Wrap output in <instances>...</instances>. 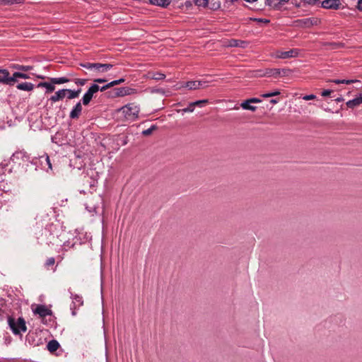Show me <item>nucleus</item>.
<instances>
[{"mask_svg": "<svg viewBox=\"0 0 362 362\" xmlns=\"http://www.w3.org/2000/svg\"><path fill=\"white\" fill-rule=\"evenodd\" d=\"M140 107L135 103H129L118 110L127 120L135 121L139 117Z\"/></svg>", "mask_w": 362, "mask_h": 362, "instance_id": "f257e3e1", "label": "nucleus"}, {"mask_svg": "<svg viewBox=\"0 0 362 362\" xmlns=\"http://www.w3.org/2000/svg\"><path fill=\"white\" fill-rule=\"evenodd\" d=\"M8 324L13 333L16 335L21 334V332H25L27 330L25 321L22 317H20L16 320L14 317L9 316L8 317Z\"/></svg>", "mask_w": 362, "mask_h": 362, "instance_id": "f03ea898", "label": "nucleus"}, {"mask_svg": "<svg viewBox=\"0 0 362 362\" xmlns=\"http://www.w3.org/2000/svg\"><path fill=\"white\" fill-rule=\"evenodd\" d=\"M319 23L320 21L317 18H308L295 21L294 25L297 27L308 28L317 25Z\"/></svg>", "mask_w": 362, "mask_h": 362, "instance_id": "7ed1b4c3", "label": "nucleus"}, {"mask_svg": "<svg viewBox=\"0 0 362 362\" xmlns=\"http://www.w3.org/2000/svg\"><path fill=\"white\" fill-rule=\"evenodd\" d=\"M0 83L13 86L16 83L14 77L10 76V73L7 69H0Z\"/></svg>", "mask_w": 362, "mask_h": 362, "instance_id": "20e7f679", "label": "nucleus"}, {"mask_svg": "<svg viewBox=\"0 0 362 362\" xmlns=\"http://www.w3.org/2000/svg\"><path fill=\"white\" fill-rule=\"evenodd\" d=\"M115 97H124L134 95L138 93L137 90L130 87H121L114 89Z\"/></svg>", "mask_w": 362, "mask_h": 362, "instance_id": "39448f33", "label": "nucleus"}, {"mask_svg": "<svg viewBox=\"0 0 362 362\" xmlns=\"http://www.w3.org/2000/svg\"><path fill=\"white\" fill-rule=\"evenodd\" d=\"M99 90V86L97 84H93L88 90L86 92L82 98V102L84 105L89 104L93 98V94Z\"/></svg>", "mask_w": 362, "mask_h": 362, "instance_id": "423d86ee", "label": "nucleus"}, {"mask_svg": "<svg viewBox=\"0 0 362 362\" xmlns=\"http://www.w3.org/2000/svg\"><path fill=\"white\" fill-rule=\"evenodd\" d=\"M299 53L298 49H292L288 51H278L275 57L279 59H288L297 57Z\"/></svg>", "mask_w": 362, "mask_h": 362, "instance_id": "0eeeda50", "label": "nucleus"}, {"mask_svg": "<svg viewBox=\"0 0 362 362\" xmlns=\"http://www.w3.org/2000/svg\"><path fill=\"white\" fill-rule=\"evenodd\" d=\"M341 5L340 0H324L321 2V7L325 9L337 10Z\"/></svg>", "mask_w": 362, "mask_h": 362, "instance_id": "6e6552de", "label": "nucleus"}, {"mask_svg": "<svg viewBox=\"0 0 362 362\" xmlns=\"http://www.w3.org/2000/svg\"><path fill=\"white\" fill-rule=\"evenodd\" d=\"M33 312L34 313L39 315L41 317L51 315L52 313V310L44 305H37L36 308L33 309Z\"/></svg>", "mask_w": 362, "mask_h": 362, "instance_id": "1a4fd4ad", "label": "nucleus"}, {"mask_svg": "<svg viewBox=\"0 0 362 362\" xmlns=\"http://www.w3.org/2000/svg\"><path fill=\"white\" fill-rule=\"evenodd\" d=\"M113 65L111 64H102L95 63V68H93V72L98 74L105 73L112 68Z\"/></svg>", "mask_w": 362, "mask_h": 362, "instance_id": "9d476101", "label": "nucleus"}, {"mask_svg": "<svg viewBox=\"0 0 362 362\" xmlns=\"http://www.w3.org/2000/svg\"><path fill=\"white\" fill-rule=\"evenodd\" d=\"M71 298H72V304H73V305L71 308L72 310V314L74 315H76L75 310L76 308H79L80 306H81L83 303V301L82 297L77 294L74 295L73 293H71Z\"/></svg>", "mask_w": 362, "mask_h": 362, "instance_id": "9b49d317", "label": "nucleus"}, {"mask_svg": "<svg viewBox=\"0 0 362 362\" xmlns=\"http://www.w3.org/2000/svg\"><path fill=\"white\" fill-rule=\"evenodd\" d=\"M66 90L65 89L59 90L49 98V100L52 103H56L59 100H62L66 97Z\"/></svg>", "mask_w": 362, "mask_h": 362, "instance_id": "f8f14e48", "label": "nucleus"}, {"mask_svg": "<svg viewBox=\"0 0 362 362\" xmlns=\"http://www.w3.org/2000/svg\"><path fill=\"white\" fill-rule=\"evenodd\" d=\"M82 112V105L81 102L76 103L70 112L69 117L71 119H78Z\"/></svg>", "mask_w": 362, "mask_h": 362, "instance_id": "ddd939ff", "label": "nucleus"}, {"mask_svg": "<svg viewBox=\"0 0 362 362\" xmlns=\"http://www.w3.org/2000/svg\"><path fill=\"white\" fill-rule=\"evenodd\" d=\"M40 160L42 166L45 168V165L47 166V172L49 170H52V165L49 159V156L45 153L43 156L40 157Z\"/></svg>", "mask_w": 362, "mask_h": 362, "instance_id": "4468645a", "label": "nucleus"}, {"mask_svg": "<svg viewBox=\"0 0 362 362\" xmlns=\"http://www.w3.org/2000/svg\"><path fill=\"white\" fill-rule=\"evenodd\" d=\"M362 103V94H360L358 97L350 100L346 102V105L349 108L354 109V107L360 105Z\"/></svg>", "mask_w": 362, "mask_h": 362, "instance_id": "2eb2a0df", "label": "nucleus"}, {"mask_svg": "<svg viewBox=\"0 0 362 362\" xmlns=\"http://www.w3.org/2000/svg\"><path fill=\"white\" fill-rule=\"evenodd\" d=\"M202 85V82L200 81H190L185 83L182 87L187 88L189 90H197Z\"/></svg>", "mask_w": 362, "mask_h": 362, "instance_id": "dca6fc26", "label": "nucleus"}, {"mask_svg": "<svg viewBox=\"0 0 362 362\" xmlns=\"http://www.w3.org/2000/svg\"><path fill=\"white\" fill-rule=\"evenodd\" d=\"M147 78L153 79L155 81L163 80L165 78V75L160 72L149 71L147 74Z\"/></svg>", "mask_w": 362, "mask_h": 362, "instance_id": "f3484780", "label": "nucleus"}, {"mask_svg": "<svg viewBox=\"0 0 362 362\" xmlns=\"http://www.w3.org/2000/svg\"><path fill=\"white\" fill-rule=\"evenodd\" d=\"M16 88L21 90L31 91L34 88V84L30 82H23L18 83Z\"/></svg>", "mask_w": 362, "mask_h": 362, "instance_id": "a211bd4d", "label": "nucleus"}, {"mask_svg": "<svg viewBox=\"0 0 362 362\" xmlns=\"http://www.w3.org/2000/svg\"><path fill=\"white\" fill-rule=\"evenodd\" d=\"M55 84L52 82H40L37 84V87H43L46 88L45 93H51L55 90Z\"/></svg>", "mask_w": 362, "mask_h": 362, "instance_id": "6ab92c4d", "label": "nucleus"}, {"mask_svg": "<svg viewBox=\"0 0 362 362\" xmlns=\"http://www.w3.org/2000/svg\"><path fill=\"white\" fill-rule=\"evenodd\" d=\"M280 75L279 69H267L264 74H261L262 76H274L277 77Z\"/></svg>", "mask_w": 362, "mask_h": 362, "instance_id": "aec40b11", "label": "nucleus"}, {"mask_svg": "<svg viewBox=\"0 0 362 362\" xmlns=\"http://www.w3.org/2000/svg\"><path fill=\"white\" fill-rule=\"evenodd\" d=\"M25 158L26 160H28V156L26 152H25L23 151H16L12 155V157H11V159L13 160H15L16 159H22L23 160H25Z\"/></svg>", "mask_w": 362, "mask_h": 362, "instance_id": "412c9836", "label": "nucleus"}, {"mask_svg": "<svg viewBox=\"0 0 362 362\" xmlns=\"http://www.w3.org/2000/svg\"><path fill=\"white\" fill-rule=\"evenodd\" d=\"M149 2L153 5L166 8L170 5V0H149Z\"/></svg>", "mask_w": 362, "mask_h": 362, "instance_id": "4be33fe9", "label": "nucleus"}, {"mask_svg": "<svg viewBox=\"0 0 362 362\" xmlns=\"http://www.w3.org/2000/svg\"><path fill=\"white\" fill-rule=\"evenodd\" d=\"M59 347V344L57 340H51L48 342L47 348L51 353L56 351Z\"/></svg>", "mask_w": 362, "mask_h": 362, "instance_id": "5701e85b", "label": "nucleus"}, {"mask_svg": "<svg viewBox=\"0 0 362 362\" xmlns=\"http://www.w3.org/2000/svg\"><path fill=\"white\" fill-rule=\"evenodd\" d=\"M49 80L53 84H62L70 81V79L65 76L59 78H49Z\"/></svg>", "mask_w": 362, "mask_h": 362, "instance_id": "b1692460", "label": "nucleus"}, {"mask_svg": "<svg viewBox=\"0 0 362 362\" xmlns=\"http://www.w3.org/2000/svg\"><path fill=\"white\" fill-rule=\"evenodd\" d=\"M65 90H66V93H68L67 98L70 100L78 98L81 91V89H78V90L65 89Z\"/></svg>", "mask_w": 362, "mask_h": 362, "instance_id": "393cba45", "label": "nucleus"}, {"mask_svg": "<svg viewBox=\"0 0 362 362\" xmlns=\"http://www.w3.org/2000/svg\"><path fill=\"white\" fill-rule=\"evenodd\" d=\"M251 102H249V100H246L240 104V106L244 110H249L254 112L256 110L257 107L251 105Z\"/></svg>", "mask_w": 362, "mask_h": 362, "instance_id": "a878e982", "label": "nucleus"}, {"mask_svg": "<svg viewBox=\"0 0 362 362\" xmlns=\"http://www.w3.org/2000/svg\"><path fill=\"white\" fill-rule=\"evenodd\" d=\"M12 77H14V79L16 80V83L17 82V78H23V79H28L30 78V76L28 74L22 73L21 71H16L13 74Z\"/></svg>", "mask_w": 362, "mask_h": 362, "instance_id": "bb28decb", "label": "nucleus"}, {"mask_svg": "<svg viewBox=\"0 0 362 362\" xmlns=\"http://www.w3.org/2000/svg\"><path fill=\"white\" fill-rule=\"evenodd\" d=\"M24 0H0L1 5H13L23 3Z\"/></svg>", "mask_w": 362, "mask_h": 362, "instance_id": "cd10ccee", "label": "nucleus"}, {"mask_svg": "<svg viewBox=\"0 0 362 362\" xmlns=\"http://www.w3.org/2000/svg\"><path fill=\"white\" fill-rule=\"evenodd\" d=\"M333 83H336V84H341V83H344V84H351V83H356V82H359L358 80H339V79H334L333 81H332Z\"/></svg>", "mask_w": 362, "mask_h": 362, "instance_id": "c85d7f7f", "label": "nucleus"}, {"mask_svg": "<svg viewBox=\"0 0 362 362\" xmlns=\"http://www.w3.org/2000/svg\"><path fill=\"white\" fill-rule=\"evenodd\" d=\"M79 66L93 72V68H95V63L82 62L79 64Z\"/></svg>", "mask_w": 362, "mask_h": 362, "instance_id": "c756f323", "label": "nucleus"}, {"mask_svg": "<svg viewBox=\"0 0 362 362\" xmlns=\"http://www.w3.org/2000/svg\"><path fill=\"white\" fill-rule=\"evenodd\" d=\"M208 103H209V100L206 99H204V100H197L195 102H192V103L194 105V107H195V106L203 107L204 105L207 104Z\"/></svg>", "mask_w": 362, "mask_h": 362, "instance_id": "7c9ffc66", "label": "nucleus"}, {"mask_svg": "<svg viewBox=\"0 0 362 362\" xmlns=\"http://www.w3.org/2000/svg\"><path fill=\"white\" fill-rule=\"evenodd\" d=\"M194 2L197 6L206 7L209 4V0H194Z\"/></svg>", "mask_w": 362, "mask_h": 362, "instance_id": "2f4dec72", "label": "nucleus"}, {"mask_svg": "<svg viewBox=\"0 0 362 362\" xmlns=\"http://www.w3.org/2000/svg\"><path fill=\"white\" fill-rule=\"evenodd\" d=\"M155 129H156V126L152 125L150 128H148L146 130H144L142 132V134L144 136H148V135L151 134L153 131Z\"/></svg>", "mask_w": 362, "mask_h": 362, "instance_id": "473e14b6", "label": "nucleus"}, {"mask_svg": "<svg viewBox=\"0 0 362 362\" xmlns=\"http://www.w3.org/2000/svg\"><path fill=\"white\" fill-rule=\"evenodd\" d=\"M279 94H280V91L279 90H275L274 92L264 93V94L262 95V96L263 98H269V97H273V96L279 95Z\"/></svg>", "mask_w": 362, "mask_h": 362, "instance_id": "72a5a7b5", "label": "nucleus"}, {"mask_svg": "<svg viewBox=\"0 0 362 362\" xmlns=\"http://www.w3.org/2000/svg\"><path fill=\"white\" fill-rule=\"evenodd\" d=\"M194 110V105H192V103H190L188 105V107L182 109L181 111L183 112H192Z\"/></svg>", "mask_w": 362, "mask_h": 362, "instance_id": "f704fd0d", "label": "nucleus"}, {"mask_svg": "<svg viewBox=\"0 0 362 362\" xmlns=\"http://www.w3.org/2000/svg\"><path fill=\"white\" fill-rule=\"evenodd\" d=\"M55 263V259L54 257H49L47 259L45 262V266L49 268L51 266H53Z\"/></svg>", "mask_w": 362, "mask_h": 362, "instance_id": "c9c22d12", "label": "nucleus"}, {"mask_svg": "<svg viewBox=\"0 0 362 362\" xmlns=\"http://www.w3.org/2000/svg\"><path fill=\"white\" fill-rule=\"evenodd\" d=\"M124 81H125V79L123 78H121L119 79L112 81L110 83H111V86L113 87L115 86L121 84V83H124Z\"/></svg>", "mask_w": 362, "mask_h": 362, "instance_id": "e433bc0d", "label": "nucleus"}, {"mask_svg": "<svg viewBox=\"0 0 362 362\" xmlns=\"http://www.w3.org/2000/svg\"><path fill=\"white\" fill-rule=\"evenodd\" d=\"M279 71H280L279 76H288L291 72V71L288 69H279Z\"/></svg>", "mask_w": 362, "mask_h": 362, "instance_id": "4c0bfd02", "label": "nucleus"}, {"mask_svg": "<svg viewBox=\"0 0 362 362\" xmlns=\"http://www.w3.org/2000/svg\"><path fill=\"white\" fill-rule=\"evenodd\" d=\"M86 81H87L86 79L78 78V79L75 80V83L78 86H83V85H85Z\"/></svg>", "mask_w": 362, "mask_h": 362, "instance_id": "58836bf2", "label": "nucleus"}, {"mask_svg": "<svg viewBox=\"0 0 362 362\" xmlns=\"http://www.w3.org/2000/svg\"><path fill=\"white\" fill-rule=\"evenodd\" d=\"M316 98V95L313 94L310 95H305L303 97V99L305 100H314Z\"/></svg>", "mask_w": 362, "mask_h": 362, "instance_id": "ea45409f", "label": "nucleus"}, {"mask_svg": "<svg viewBox=\"0 0 362 362\" xmlns=\"http://www.w3.org/2000/svg\"><path fill=\"white\" fill-rule=\"evenodd\" d=\"M33 69V66H32L23 65L22 68H21V71L26 72V71L32 70Z\"/></svg>", "mask_w": 362, "mask_h": 362, "instance_id": "a19ab883", "label": "nucleus"}, {"mask_svg": "<svg viewBox=\"0 0 362 362\" xmlns=\"http://www.w3.org/2000/svg\"><path fill=\"white\" fill-rule=\"evenodd\" d=\"M111 87H112V86H111V83L110 82V83H108L107 84H106V85H105V86H102L101 88H100V87H99V90H100V91H102V92H103V91H105V90H106L107 89H108V88H111Z\"/></svg>", "mask_w": 362, "mask_h": 362, "instance_id": "79ce46f5", "label": "nucleus"}, {"mask_svg": "<svg viewBox=\"0 0 362 362\" xmlns=\"http://www.w3.org/2000/svg\"><path fill=\"white\" fill-rule=\"evenodd\" d=\"M23 65L18 64H13L11 65V68L13 69H16L21 71V68Z\"/></svg>", "mask_w": 362, "mask_h": 362, "instance_id": "37998d69", "label": "nucleus"}, {"mask_svg": "<svg viewBox=\"0 0 362 362\" xmlns=\"http://www.w3.org/2000/svg\"><path fill=\"white\" fill-rule=\"evenodd\" d=\"M93 81L95 83H105L107 81V80L105 78H95L93 80Z\"/></svg>", "mask_w": 362, "mask_h": 362, "instance_id": "c03bdc74", "label": "nucleus"}, {"mask_svg": "<svg viewBox=\"0 0 362 362\" xmlns=\"http://www.w3.org/2000/svg\"><path fill=\"white\" fill-rule=\"evenodd\" d=\"M332 92V90H325L322 92V95L324 97L329 96Z\"/></svg>", "mask_w": 362, "mask_h": 362, "instance_id": "a18cd8bd", "label": "nucleus"}, {"mask_svg": "<svg viewBox=\"0 0 362 362\" xmlns=\"http://www.w3.org/2000/svg\"><path fill=\"white\" fill-rule=\"evenodd\" d=\"M248 100H249V102H251L252 103H260L262 101L260 99L257 98H252Z\"/></svg>", "mask_w": 362, "mask_h": 362, "instance_id": "49530a36", "label": "nucleus"}, {"mask_svg": "<svg viewBox=\"0 0 362 362\" xmlns=\"http://www.w3.org/2000/svg\"><path fill=\"white\" fill-rule=\"evenodd\" d=\"M230 45L232 46V47H238V46H240L239 42L238 40H232V42H230Z\"/></svg>", "mask_w": 362, "mask_h": 362, "instance_id": "de8ad7c7", "label": "nucleus"}, {"mask_svg": "<svg viewBox=\"0 0 362 362\" xmlns=\"http://www.w3.org/2000/svg\"><path fill=\"white\" fill-rule=\"evenodd\" d=\"M357 8L360 11H362V0H358Z\"/></svg>", "mask_w": 362, "mask_h": 362, "instance_id": "09e8293b", "label": "nucleus"}, {"mask_svg": "<svg viewBox=\"0 0 362 362\" xmlns=\"http://www.w3.org/2000/svg\"><path fill=\"white\" fill-rule=\"evenodd\" d=\"M278 102H279V100H277V99H272V100H270V103H272V104H276V103H277Z\"/></svg>", "mask_w": 362, "mask_h": 362, "instance_id": "8fccbe9b", "label": "nucleus"}, {"mask_svg": "<svg viewBox=\"0 0 362 362\" xmlns=\"http://www.w3.org/2000/svg\"><path fill=\"white\" fill-rule=\"evenodd\" d=\"M289 0H279V4L287 3Z\"/></svg>", "mask_w": 362, "mask_h": 362, "instance_id": "3c124183", "label": "nucleus"}, {"mask_svg": "<svg viewBox=\"0 0 362 362\" xmlns=\"http://www.w3.org/2000/svg\"><path fill=\"white\" fill-rule=\"evenodd\" d=\"M245 1L247 2H249V3H253V2L257 1V0H245Z\"/></svg>", "mask_w": 362, "mask_h": 362, "instance_id": "603ef678", "label": "nucleus"}, {"mask_svg": "<svg viewBox=\"0 0 362 362\" xmlns=\"http://www.w3.org/2000/svg\"><path fill=\"white\" fill-rule=\"evenodd\" d=\"M337 102H341L343 100V98H338L335 100Z\"/></svg>", "mask_w": 362, "mask_h": 362, "instance_id": "864d4df0", "label": "nucleus"}, {"mask_svg": "<svg viewBox=\"0 0 362 362\" xmlns=\"http://www.w3.org/2000/svg\"><path fill=\"white\" fill-rule=\"evenodd\" d=\"M37 78H44L45 77L42 76H37Z\"/></svg>", "mask_w": 362, "mask_h": 362, "instance_id": "5fc2aeb1", "label": "nucleus"}, {"mask_svg": "<svg viewBox=\"0 0 362 362\" xmlns=\"http://www.w3.org/2000/svg\"><path fill=\"white\" fill-rule=\"evenodd\" d=\"M191 2L187 3V5H190Z\"/></svg>", "mask_w": 362, "mask_h": 362, "instance_id": "6e6d98bb", "label": "nucleus"}, {"mask_svg": "<svg viewBox=\"0 0 362 362\" xmlns=\"http://www.w3.org/2000/svg\"><path fill=\"white\" fill-rule=\"evenodd\" d=\"M191 2L187 3V5H190Z\"/></svg>", "mask_w": 362, "mask_h": 362, "instance_id": "4d7b16f0", "label": "nucleus"}]
</instances>
